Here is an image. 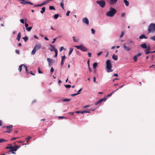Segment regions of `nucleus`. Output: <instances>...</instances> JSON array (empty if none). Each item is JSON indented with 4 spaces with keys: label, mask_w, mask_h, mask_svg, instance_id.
Here are the masks:
<instances>
[{
    "label": "nucleus",
    "mask_w": 155,
    "mask_h": 155,
    "mask_svg": "<svg viewBox=\"0 0 155 155\" xmlns=\"http://www.w3.org/2000/svg\"><path fill=\"white\" fill-rule=\"evenodd\" d=\"M110 10L106 12V15L107 16L110 17H113L117 12L116 10L112 8H110Z\"/></svg>",
    "instance_id": "f257e3e1"
},
{
    "label": "nucleus",
    "mask_w": 155,
    "mask_h": 155,
    "mask_svg": "<svg viewBox=\"0 0 155 155\" xmlns=\"http://www.w3.org/2000/svg\"><path fill=\"white\" fill-rule=\"evenodd\" d=\"M106 64L107 71L108 72H112L113 70L111 69L112 66L110 61L109 60H107L106 61Z\"/></svg>",
    "instance_id": "f03ea898"
},
{
    "label": "nucleus",
    "mask_w": 155,
    "mask_h": 155,
    "mask_svg": "<svg viewBox=\"0 0 155 155\" xmlns=\"http://www.w3.org/2000/svg\"><path fill=\"white\" fill-rule=\"evenodd\" d=\"M148 33H153L155 31V24L153 23L150 24L148 26Z\"/></svg>",
    "instance_id": "7ed1b4c3"
},
{
    "label": "nucleus",
    "mask_w": 155,
    "mask_h": 155,
    "mask_svg": "<svg viewBox=\"0 0 155 155\" xmlns=\"http://www.w3.org/2000/svg\"><path fill=\"white\" fill-rule=\"evenodd\" d=\"M41 45L40 44L38 43L34 47V48L31 51V54L34 55L35 54L37 51L39 49L41 48Z\"/></svg>",
    "instance_id": "20e7f679"
},
{
    "label": "nucleus",
    "mask_w": 155,
    "mask_h": 155,
    "mask_svg": "<svg viewBox=\"0 0 155 155\" xmlns=\"http://www.w3.org/2000/svg\"><path fill=\"white\" fill-rule=\"evenodd\" d=\"M75 47L78 49H79L83 51L86 52L87 51V49L85 48L83 45H81L79 46H75Z\"/></svg>",
    "instance_id": "39448f33"
},
{
    "label": "nucleus",
    "mask_w": 155,
    "mask_h": 155,
    "mask_svg": "<svg viewBox=\"0 0 155 155\" xmlns=\"http://www.w3.org/2000/svg\"><path fill=\"white\" fill-rule=\"evenodd\" d=\"M20 147V146H18L16 145L14 147L11 146V149L9 151L11 152L12 154H15V153L14 151H17V149L19 148Z\"/></svg>",
    "instance_id": "423d86ee"
},
{
    "label": "nucleus",
    "mask_w": 155,
    "mask_h": 155,
    "mask_svg": "<svg viewBox=\"0 0 155 155\" xmlns=\"http://www.w3.org/2000/svg\"><path fill=\"white\" fill-rule=\"evenodd\" d=\"M96 3L102 8H104L105 6V2L104 0H101L100 1H97Z\"/></svg>",
    "instance_id": "0eeeda50"
},
{
    "label": "nucleus",
    "mask_w": 155,
    "mask_h": 155,
    "mask_svg": "<svg viewBox=\"0 0 155 155\" xmlns=\"http://www.w3.org/2000/svg\"><path fill=\"white\" fill-rule=\"evenodd\" d=\"M123 46L124 49L126 51H130L132 50L131 47L127 46L125 44H124Z\"/></svg>",
    "instance_id": "6e6552de"
},
{
    "label": "nucleus",
    "mask_w": 155,
    "mask_h": 155,
    "mask_svg": "<svg viewBox=\"0 0 155 155\" xmlns=\"http://www.w3.org/2000/svg\"><path fill=\"white\" fill-rule=\"evenodd\" d=\"M107 99V98L106 97H104V98H102L100 100L98 101L97 102H96L95 103V104L96 105H97V104H100L103 101H105Z\"/></svg>",
    "instance_id": "1a4fd4ad"
},
{
    "label": "nucleus",
    "mask_w": 155,
    "mask_h": 155,
    "mask_svg": "<svg viewBox=\"0 0 155 155\" xmlns=\"http://www.w3.org/2000/svg\"><path fill=\"white\" fill-rule=\"evenodd\" d=\"M107 99V98L106 97H104V98H102L100 100L98 101L97 102H96L95 103V104L96 105H97V104H100L103 101H105Z\"/></svg>",
    "instance_id": "9d476101"
},
{
    "label": "nucleus",
    "mask_w": 155,
    "mask_h": 155,
    "mask_svg": "<svg viewBox=\"0 0 155 155\" xmlns=\"http://www.w3.org/2000/svg\"><path fill=\"white\" fill-rule=\"evenodd\" d=\"M107 99V98L106 97H104V98H102L100 100L98 101L97 102H96L95 103V104L96 105H97V104H100L103 101H105Z\"/></svg>",
    "instance_id": "9b49d317"
},
{
    "label": "nucleus",
    "mask_w": 155,
    "mask_h": 155,
    "mask_svg": "<svg viewBox=\"0 0 155 155\" xmlns=\"http://www.w3.org/2000/svg\"><path fill=\"white\" fill-rule=\"evenodd\" d=\"M107 99V98L106 97H104V98H102L100 100L98 101L97 102H96L95 103V104L96 105H97V104H100L103 101H105Z\"/></svg>",
    "instance_id": "f8f14e48"
},
{
    "label": "nucleus",
    "mask_w": 155,
    "mask_h": 155,
    "mask_svg": "<svg viewBox=\"0 0 155 155\" xmlns=\"http://www.w3.org/2000/svg\"><path fill=\"white\" fill-rule=\"evenodd\" d=\"M144 50L146 54H147L150 53H152V52L150 51V46H147V48Z\"/></svg>",
    "instance_id": "ddd939ff"
},
{
    "label": "nucleus",
    "mask_w": 155,
    "mask_h": 155,
    "mask_svg": "<svg viewBox=\"0 0 155 155\" xmlns=\"http://www.w3.org/2000/svg\"><path fill=\"white\" fill-rule=\"evenodd\" d=\"M48 3V2L47 1H45L44 2H43L42 3L38 4V5H35L34 6L35 7H40L42 5H45L47 4Z\"/></svg>",
    "instance_id": "4468645a"
},
{
    "label": "nucleus",
    "mask_w": 155,
    "mask_h": 155,
    "mask_svg": "<svg viewBox=\"0 0 155 155\" xmlns=\"http://www.w3.org/2000/svg\"><path fill=\"white\" fill-rule=\"evenodd\" d=\"M13 126L12 125L9 126V127L7 129V130L5 131V132L10 133L12 131Z\"/></svg>",
    "instance_id": "2eb2a0df"
},
{
    "label": "nucleus",
    "mask_w": 155,
    "mask_h": 155,
    "mask_svg": "<svg viewBox=\"0 0 155 155\" xmlns=\"http://www.w3.org/2000/svg\"><path fill=\"white\" fill-rule=\"evenodd\" d=\"M82 21L87 25H88L89 24V21L86 18H83L82 19Z\"/></svg>",
    "instance_id": "dca6fc26"
},
{
    "label": "nucleus",
    "mask_w": 155,
    "mask_h": 155,
    "mask_svg": "<svg viewBox=\"0 0 155 155\" xmlns=\"http://www.w3.org/2000/svg\"><path fill=\"white\" fill-rule=\"evenodd\" d=\"M118 0H110V3L111 5H113L115 4Z\"/></svg>",
    "instance_id": "f3484780"
},
{
    "label": "nucleus",
    "mask_w": 155,
    "mask_h": 155,
    "mask_svg": "<svg viewBox=\"0 0 155 155\" xmlns=\"http://www.w3.org/2000/svg\"><path fill=\"white\" fill-rule=\"evenodd\" d=\"M139 38L140 39H142L143 38L147 39L148 38V37L146 36L145 35H142Z\"/></svg>",
    "instance_id": "a211bd4d"
},
{
    "label": "nucleus",
    "mask_w": 155,
    "mask_h": 155,
    "mask_svg": "<svg viewBox=\"0 0 155 155\" xmlns=\"http://www.w3.org/2000/svg\"><path fill=\"white\" fill-rule=\"evenodd\" d=\"M140 46L143 48H147V46L146 43L142 44L140 45Z\"/></svg>",
    "instance_id": "6ab92c4d"
},
{
    "label": "nucleus",
    "mask_w": 155,
    "mask_h": 155,
    "mask_svg": "<svg viewBox=\"0 0 155 155\" xmlns=\"http://www.w3.org/2000/svg\"><path fill=\"white\" fill-rule=\"evenodd\" d=\"M21 37V33L20 32L19 33L17 37L16 38V39L18 40V41H20V38Z\"/></svg>",
    "instance_id": "aec40b11"
},
{
    "label": "nucleus",
    "mask_w": 155,
    "mask_h": 155,
    "mask_svg": "<svg viewBox=\"0 0 155 155\" xmlns=\"http://www.w3.org/2000/svg\"><path fill=\"white\" fill-rule=\"evenodd\" d=\"M50 47H51V48L50 49V50L51 51H52L53 50H54H54L56 49H55V47L52 45H50Z\"/></svg>",
    "instance_id": "412c9836"
},
{
    "label": "nucleus",
    "mask_w": 155,
    "mask_h": 155,
    "mask_svg": "<svg viewBox=\"0 0 155 155\" xmlns=\"http://www.w3.org/2000/svg\"><path fill=\"white\" fill-rule=\"evenodd\" d=\"M118 90V88H117L116 90L113 91L110 94L107 95V97L110 96L113 93H114L115 91H117Z\"/></svg>",
    "instance_id": "4be33fe9"
},
{
    "label": "nucleus",
    "mask_w": 155,
    "mask_h": 155,
    "mask_svg": "<svg viewBox=\"0 0 155 155\" xmlns=\"http://www.w3.org/2000/svg\"><path fill=\"white\" fill-rule=\"evenodd\" d=\"M72 38L74 42H77L79 41V39L78 38H76L75 37H73Z\"/></svg>",
    "instance_id": "5701e85b"
},
{
    "label": "nucleus",
    "mask_w": 155,
    "mask_h": 155,
    "mask_svg": "<svg viewBox=\"0 0 155 155\" xmlns=\"http://www.w3.org/2000/svg\"><path fill=\"white\" fill-rule=\"evenodd\" d=\"M124 2L125 3L126 6H128L129 5V2L127 0H124Z\"/></svg>",
    "instance_id": "b1692460"
},
{
    "label": "nucleus",
    "mask_w": 155,
    "mask_h": 155,
    "mask_svg": "<svg viewBox=\"0 0 155 155\" xmlns=\"http://www.w3.org/2000/svg\"><path fill=\"white\" fill-rule=\"evenodd\" d=\"M112 58L115 60H117L118 58L117 55L113 54L112 56Z\"/></svg>",
    "instance_id": "393cba45"
},
{
    "label": "nucleus",
    "mask_w": 155,
    "mask_h": 155,
    "mask_svg": "<svg viewBox=\"0 0 155 155\" xmlns=\"http://www.w3.org/2000/svg\"><path fill=\"white\" fill-rule=\"evenodd\" d=\"M45 7H43L41 8V10L40 11V12L43 14L45 11Z\"/></svg>",
    "instance_id": "a878e982"
},
{
    "label": "nucleus",
    "mask_w": 155,
    "mask_h": 155,
    "mask_svg": "<svg viewBox=\"0 0 155 155\" xmlns=\"http://www.w3.org/2000/svg\"><path fill=\"white\" fill-rule=\"evenodd\" d=\"M24 64H21V65L19 66L18 69V70L20 72L22 70V66H24Z\"/></svg>",
    "instance_id": "bb28decb"
},
{
    "label": "nucleus",
    "mask_w": 155,
    "mask_h": 155,
    "mask_svg": "<svg viewBox=\"0 0 155 155\" xmlns=\"http://www.w3.org/2000/svg\"><path fill=\"white\" fill-rule=\"evenodd\" d=\"M73 48H70V51L68 53V55H70L71 54L72 52L73 51Z\"/></svg>",
    "instance_id": "cd10ccee"
},
{
    "label": "nucleus",
    "mask_w": 155,
    "mask_h": 155,
    "mask_svg": "<svg viewBox=\"0 0 155 155\" xmlns=\"http://www.w3.org/2000/svg\"><path fill=\"white\" fill-rule=\"evenodd\" d=\"M97 65V62L94 63L93 64V68L94 69H95Z\"/></svg>",
    "instance_id": "c85d7f7f"
},
{
    "label": "nucleus",
    "mask_w": 155,
    "mask_h": 155,
    "mask_svg": "<svg viewBox=\"0 0 155 155\" xmlns=\"http://www.w3.org/2000/svg\"><path fill=\"white\" fill-rule=\"evenodd\" d=\"M7 141V140H5V139H0V143H2Z\"/></svg>",
    "instance_id": "c756f323"
},
{
    "label": "nucleus",
    "mask_w": 155,
    "mask_h": 155,
    "mask_svg": "<svg viewBox=\"0 0 155 155\" xmlns=\"http://www.w3.org/2000/svg\"><path fill=\"white\" fill-rule=\"evenodd\" d=\"M54 52H55V55L54 56V57L55 58H56L58 55V50L57 49H55L54 50Z\"/></svg>",
    "instance_id": "7c9ffc66"
},
{
    "label": "nucleus",
    "mask_w": 155,
    "mask_h": 155,
    "mask_svg": "<svg viewBox=\"0 0 155 155\" xmlns=\"http://www.w3.org/2000/svg\"><path fill=\"white\" fill-rule=\"evenodd\" d=\"M64 3L63 2H61V3H60V6L64 10Z\"/></svg>",
    "instance_id": "2f4dec72"
},
{
    "label": "nucleus",
    "mask_w": 155,
    "mask_h": 155,
    "mask_svg": "<svg viewBox=\"0 0 155 155\" xmlns=\"http://www.w3.org/2000/svg\"><path fill=\"white\" fill-rule=\"evenodd\" d=\"M22 38L25 41V42H26L28 39V38L27 36L23 37Z\"/></svg>",
    "instance_id": "473e14b6"
},
{
    "label": "nucleus",
    "mask_w": 155,
    "mask_h": 155,
    "mask_svg": "<svg viewBox=\"0 0 155 155\" xmlns=\"http://www.w3.org/2000/svg\"><path fill=\"white\" fill-rule=\"evenodd\" d=\"M134 61L135 62L137 61V56L136 55H135L133 58Z\"/></svg>",
    "instance_id": "72a5a7b5"
},
{
    "label": "nucleus",
    "mask_w": 155,
    "mask_h": 155,
    "mask_svg": "<svg viewBox=\"0 0 155 155\" xmlns=\"http://www.w3.org/2000/svg\"><path fill=\"white\" fill-rule=\"evenodd\" d=\"M47 60L49 63V64H50V63L52 62V60L49 58H47Z\"/></svg>",
    "instance_id": "f704fd0d"
},
{
    "label": "nucleus",
    "mask_w": 155,
    "mask_h": 155,
    "mask_svg": "<svg viewBox=\"0 0 155 155\" xmlns=\"http://www.w3.org/2000/svg\"><path fill=\"white\" fill-rule=\"evenodd\" d=\"M32 28L31 27H28L27 28L26 30L28 31H30Z\"/></svg>",
    "instance_id": "c9c22d12"
},
{
    "label": "nucleus",
    "mask_w": 155,
    "mask_h": 155,
    "mask_svg": "<svg viewBox=\"0 0 155 155\" xmlns=\"http://www.w3.org/2000/svg\"><path fill=\"white\" fill-rule=\"evenodd\" d=\"M54 17L55 19H57L58 18L59 16V15L58 14H56L54 15Z\"/></svg>",
    "instance_id": "e433bc0d"
},
{
    "label": "nucleus",
    "mask_w": 155,
    "mask_h": 155,
    "mask_svg": "<svg viewBox=\"0 0 155 155\" xmlns=\"http://www.w3.org/2000/svg\"><path fill=\"white\" fill-rule=\"evenodd\" d=\"M49 9L51 10H55V9L54 6H49Z\"/></svg>",
    "instance_id": "4c0bfd02"
},
{
    "label": "nucleus",
    "mask_w": 155,
    "mask_h": 155,
    "mask_svg": "<svg viewBox=\"0 0 155 155\" xmlns=\"http://www.w3.org/2000/svg\"><path fill=\"white\" fill-rule=\"evenodd\" d=\"M124 32L123 31H122L121 34L120 36V38H122L123 36L124 35Z\"/></svg>",
    "instance_id": "58836bf2"
},
{
    "label": "nucleus",
    "mask_w": 155,
    "mask_h": 155,
    "mask_svg": "<svg viewBox=\"0 0 155 155\" xmlns=\"http://www.w3.org/2000/svg\"><path fill=\"white\" fill-rule=\"evenodd\" d=\"M82 112H83V111H75V113H78V114H79V113L83 114V113H82Z\"/></svg>",
    "instance_id": "ea45409f"
},
{
    "label": "nucleus",
    "mask_w": 155,
    "mask_h": 155,
    "mask_svg": "<svg viewBox=\"0 0 155 155\" xmlns=\"http://www.w3.org/2000/svg\"><path fill=\"white\" fill-rule=\"evenodd\" d=\"M70 100H71L70 99H64L63 100V101L64 102H67L70 101Z\"/></svg>",
    "instance_id": "a19ab883"
},
{
    "label": "nucleus",
    "mask_w": 155,
    "mask_h": 155,
    "mask_svg": "<svg viewBox=\"0 0 155 155\" xmlns=\"http://www.w3.org/2000/svg\"><path fill=\"white\" fill-rule=\"evenodd\" d=\"M24 67L25 68L26 71L27 73H28V68L27 66L25 65H24Z\"/></svg>",
    "instance_id": "79ce46f5"
},
{
    "label": "nucleus",
    "mask_w": 155,
    "mask_h": 155,
    "mask_svg": "<svg viewBox=\"0 0 155 155\" xmlns=\"http://www.w3.org/2000/svg\"><path fill=\"white\" fill-rule=\"evenodd\" d=\"M8 145H10V146H7L6 147H5V149H11L12 146L10 145V144H8Z\"/></svg>",
    "instance_id": "37998d69"
},
{
    "label": "nucleus",
    "mask_w": 155,
    "mask_h": 155,
    "mask_svg": "<svg viewBox=\"0 0 155 155\" xmlns=\"http://www.w3.org/2000/svg\"><path fill=\"white\" fill-rule=\"evenodd\" d=\"M38 73L39 74L42 73V72L41 71L40 69V68L39 67L38 68Z\"/></svg>",
    "instance_id": "c03bdc74"
},
{
    "label": "nucleus",
    "mask_w": 155,
    "mask_h": 155,
    "mask_svg": "<svg viewBox=\"0 0 155 155\" xmlns=\"http://www.w3.org/2000/svg\"><path fill=\"white\" fill-rule=\"evenodd\" d=\"M91 31L92 33V34H94L95 33V30L93 28H92L91 29Z\"/></svg>",
    "instance_id": "a18cd8bd"
},
{
    "label": "nucleus",
    "mask_w": 155,
    "mask_h": 155,
    "mask_svg": "<svg viewBox=\"0 0 155 155\" xmlns=\"http://www.w3.org/2000/svg\"><path fill=\"white\" fill-rule=\"evenodd\" d=\"M65 87L66 88H70L71 87V85H69V84H68V85H65Z\"/></svg>",
    "instance_id": "49530a36"
},
{
    "label": "nucleus",
    "mask_w": 155,
    "mask_h": 155,
    "mask_svg": "<svg viewBox=\"0 0 155 155\" xmlns=\"http://www.w3.org/2000/svg\"><path fill=\"white\" fill-rule=\"evenodd\" d=\"M82 88H81L77 92V94H80L81 93V91L82 90Z\"/></svg>",
    "instance_id": "de8ad7c7"
},
{
    "label": "nucleus",
    "mask_w": 155,
    "mask_h": 155,
    "mask_svg": "<svg viewBox=\"0 0 155 155\" xmlns=\"http://www.w3.org/2000/svg\"><path fill=\"white\" fill-rule=\"evenodd\" d=\"M70 13V11H68L67 12V13L66 14V16H69V14Z\"/></svg>",
    "instance_id": "09e8293b"
},
{
    "label": "nucleus",
    "mask_w": 155,
    "mask_h": 155,
    "mask_svg": "<svg viewBox=\"0 0 155 155\" xmlns=\"http://www.w3.org/2000/svg\"><path fill=\"white\" fill-rule=\"evenodd\" d=\"M90 111H87V110H85V111H83V112H82V113H90Z\"/></svg>",
    "instance_id": "8fccbe9b"
},
{
    "label": "nucleus",
    "mask_w": 155,
    "mask_h": 155,
    "mask_svg": "<svg viewBox=\"0 0 155 155\" xmlns=\"http://www.w3.org/2000/svg\"><path fill=\"white\" fill-rule=\"evenodd\" d=\"M150 39L151 40L155 41V36L150 37Z\"/></svg>",
    "instance_id": "3c124183"
},
{
    "label": "nucleus",
    "mask_w": 155,
    "mask_h": 155,
    "mask_svg": "<svg viewBox=\"0 0 155 155\" xmlns=\"http://www.w3.org/2000/svg\"><path fill=\"white\" fill-rule=\"evenodd\" d=\"M58 118L59 119H64V118L66 119V117H64L63 116H62V117L59 116V117H58Z\"/></svg>",
    "instance_id": "603ef678"
},
{
    "label": "nucleus",
    "mask_w": 155,
    "mask_h": 155,
    "mask_svg": "<svg viewBox=\"0 0 155 155\" xmlns=\"http://www.w3.org/2000/svg\"><path fill=\"white\" fill-rule=\"evenodd\" d=\"M65 55L63 56L62 57L61 60H64L65 59Z\"/></svg>",
    "instance_id": "864d4df0"
},
{
    "label": "nucleus",
    "mask_w": 155,
    "mask_h": 155,
    "mask_svg": "<svg viewBox=\"0 0 155 155\" xmlns=\"http://www.w3.org/2000/svg\"><path fill=\"white\" fill-rule=\"evenodd\" d=\"M9 126H3L2 127L3 128H6L7 129L9 128Z\"/></svg>",
    "instance_id": "5fc2aeb1"
},
{
    "label": "nucleus",
    "mask_w": 155,
    "mask_h": 155,
    "mask_svg": "<svg viewBox=\"0 0 155 155\" xmlns=\"http://www.w3.org/2000/svg\"><path fill=\"white\" fill-rule=\"evenodd\" d=\"M20 22L23 23V24H24V20L23 19H21L20 20Z\"/></svg>",
    "instance_id": "6e6d98bb"
},
{
    "label": "nucleus",
    "mask_w": 155,
    "mask_h": 155,
    "mask_svg": "<svg viewBox=\"0 0 155 155\" xmlns=\"http://www.w3.org/2000/svg\"><path fill=\"white\" fill-rule=\"evenodd\" d=\"M54 71V69L52 67L51 68V70H50V72L51 73H52Z\"/></svg>",
    "instance_id": "4d7b16f0"
},
{
    "label": "nucleus",
    "mask_w": 155,
    "mask_h": 155,
    "mask_svg": "<svg viewBox=\"0 0 155 155\" xmlns=\"http://www.w3.org/2000/svg\"><path fill=\"white\" fill-rule=\"evenodd\" d=\"M56 40V38H54L53 39V41H52V43H54L55 42V41Z\"/></svg>",
    "instance_id": "13d9d810"
},
{
    "label": "nucleus",
    "mask_w": 155,
    "mask_h": 155,
    "mask_svg": "<svg viewBox=\"0 0 155 155\" xmlns=\"http://www.w3.org/2000/svg\"><path fill=\"white\" fill-rule=\"evenodd\" d=\"M28 73H29L30 74H32V75H35V74H34L33 73L32 71H31L30 72H28Z\"/></svg>",
    "instance_id": "bf43d9fd"
},
{
    "label": "nucleus",
    "mask_w": 155,
    "mask_h": 155,
    "mask_svg": "<svg viewBox=\"0 0 155 155\" xmlns=\"http://www.w3.org/2000/svg\"><path fill=\"white\" fill-rule=\"evenodd\" d=\"M87 64L88 65V67H89L90 66V60H88L87 61Z\"/></svg>",
    "instance_id": "052dcab7"
},
{
    "label": "nucleus",
    "mask_w": 155,
    "mask_h": 155,
    "mask_svg": "<svg viewBox=\"0 0 155 155\" xmlns=\"http://www.w3.org/2000/svg\"><path fill=\"white\" fill-rule=\"evenodd\" d=\"M125 13H123L121 14V16L122 17H124L125 16Z\"/></svg>",
    "instance_id": "680f3d73"
},
{
    "label": "nucleus",
    "mask_w": 155,
    "mask_h": 155,
    "mask_svg": "<svg viewBox=\"0 0 155 155\" xmlns=\"http://www.w3.org/2000/svg\"><path fill=\"white\" fill-rule=\"evenodd\" d=\"M63 47H61L60 48V52H61V51H62L63 49Z\"/></svg>",
    "instance_id": "e2e57ef3"
},
{
    "label": "nucleus",
    "mask_w": 155,
    "mask_h": 155,
    "mask_svg": "<svg viewBox=\"0 0 155 155\" xmlns=\"http://www.w3.org/2000/svg\"><path fill=\"white\" fill-rule=\"evenodd\" d=\"M64 63V60H61V65H62Z\"/></svg>",
    "instance_id": "0e129e2a"
},
{
    "label": "nucleus",
    "mask_w": 155,
    "mask_h": 155,
    "mask_svg": "<svg viewBox=\"0 0 155 155\" xmlns=\"http://www.w3.org/2000/svg\"><path fill=\"white\" fill-rule=\"evenodd\" d=\"M25 27L26 28H27L28 26V24L27 23H25Z\"/></svg>",
    "instance_id": "69168bd1"
},
{
    "label": "nucleus",
    "mask_w": 155,
    "mask_h": 155,
    "mask_svg": "<svg viewBox=\"0 0 155 155\" xmlns=\"http://www.w3.org/2000/svg\"><path fill=\"white\" fill-rule=\"evenodd\" d=\"M77 95V94H71V95L72 96V97H74L76 95Z\"/></svg>",
    "instance_id": "338daca9"
},
{
    "label": "nucleus",
    "mask_w": 155,
    "mask_h": 155,
    "mask_svg": "<svg viewBox=\"0 0 155 155\" xmlns=\"http://www.w3.org/2000/svg\"><path fill=\"white\" fill-rule=\"evenodd\" d=\"M141 55V54L140 53H139L137 54V56H140Z\"/></svg>",
    "instance_id": "774afa93"
}]
</instances>
